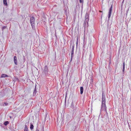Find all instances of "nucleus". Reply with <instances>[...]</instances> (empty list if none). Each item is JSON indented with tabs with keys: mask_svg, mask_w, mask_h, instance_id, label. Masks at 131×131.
<instances>
[{
	"mask_svg": "<svg viewBox=\"0 0 131 131\" xmlns=\"http://www.w3.org/2000/svg\"><path fill=\"white\" fill-rule=\"evenodd\" d=\"M101 110V111H105L106 113H107V107L106 105L105 104H102V107Z\"/></svg>",
	"mask_w": 131,
	"mask_h": 131,
	"instance_id": "nucleus-1",
	"label": "nucleus"
},
{
	"mask_svg": "<svg viewBox=\"0 0 131 131\" xmlns=\"http://www.w3.org/2000/svg\"><path fill=\"white\" fill-rule=\"evenodd\" d=\"M100 12H102L101 11H100Z\"/></svg>",
	"mask_w": 131,
	"mask_h": 131,
	"instance_id": "nucleus-19",
	"label": "nucleus"
},
{
	"mask_svg": "<svg viewBox=\"0 0 131 131\" xmlns=\"http://www.w3.org/2000/svg\"><path fill=\"white\" fill-rule=\"evenodd\" d=\"M123 67H125V64L124 62L123 64Z\"/></svg>",
	"mask_w": 131,
	"mask_h": 131,
	"instance_id": "nucleus-16",
	"label": "nucleus"
},
{
	"mask_svg": "<svg viewBox=\"0 0 131 131\" xmlns=\"http://www.w3.org/2000/svg\"><path fill=\"white\" fill-rule=\"evenodd\" d=\"M112 8H113V4H112L111 6V7L110 8V9L109 10V12L108 13V19H109L111 17V13H112Z\"/></svg>",
	"mask_w": 131,
	"mask_h": 131,
	"instance_id": "nucleus-3",
	"label": "nucleus"
},
{
	"mask_svg": "<svg viewBox=\"0 0 131 131\" xmlns=\"http://www.w3.org/2000/svg\"><path fill=\"white\" fill-rule=\"evenodd\" d=\"M30 22L32 28H33L35 24V18L34 17H32L30 18Z\"/></svg>",
	"mask_w": 131,
	"mask_h": 131,
	"instance_id": "nucleus-2",
	"label": "nucleus"
},
{
	"mask_svg": "<svg viewBox=\"0 0 131 131\" xmlns=\"http://www.w3.org/2000/svg\"><path fill=\"white\" fill-rule=\"evenodd\" d=\"M8 77V75L4 74H2L1 75V77L5 78Z\"/></svg>",
	"mask_w": 131,
	"mask_h": 131,
	"instance_id": "nucleus-8",
	"label": "nucleus"
},
{
	"mask_svg": "<svg viewBox=\"0 0 131 131\" xmlns=\"http://www.w3.org/2000/svg\"><path fill=\"white\" fill-rule=\"evenodd\" d=\"M74 54V50L73 49H72L71 53V59L70 61V62L71 61H72V60L73 58V55Z\"/></svg>",
	"mask_w": 131,
	"mask_h": 131,
	"instance_id": "nucleus-5",
	"label": "nucleus"
},
{
	"mask_svg": "<svg viewBox=\"0 0 131 131\" xmlns=\"http://www.w3.org/2000/svg\"><path fill=\"white\" fill-rule=\"evenodd\" d=\"M79 2L80 3H81L82 2V0H79Z\"/></svg>",
	"mask_w": 131,
	"mask_h": 131,
	"instance_id": "nucleus-15",
	"label": "nucleus"
},
{
	"mask_svg": "<svg viewBox=\"0 0 131 131\" xmlns=\"http://www.w3.org/2000/svg\"><path fill=\"white\" fill-rule=\"evenodd\" d=\"M17 58L15 56L14 57V60L15 63V64H17Z\"/></svg>",
	"mask_w": 131,
	"mask_h": 131,
	"instance_id": "nucleus-6",
	"label": "nucleus"
},
{
	"mask_svg": "<svg viewBox=\"0 0 131 131\" xmlns=\"http://www.w3.org/2000/svg\"><path fill=\"white\" fill-rule=\"evenodd\" d=\"M24 131H28V128L26 125H25Z\"/></svg>",
	"mask_w": 131,
	"mask_h": 131,
	"instance_id": "nucleus-10",
	"label": "nucleus"
},
{
	"mask_svg": "<svg viewBox=\"0 0 131 131\" xmlns=\"http://www.w3.org/2000/svg\"><path fill=\"white\" fill-rule=\"evenodd\" d=\"M36 88H35L34 91V93L35 92L36 93Z\"/></svg>",
	"mask_w": 131,
	"mask_h": 131,
	"instance_id": "nucleus-14",
	"label": "nucleus"
},
{
	"mask_svg": "<svg viewBox=\"0 0 131 131\" xmlns=\"http://www.w3.org/2000/svg\"><path fill=\"white\" fill-rule=\"evenodd\" d=\"M8 124H9L8 121H6L4 123V125L6 126Z\"/></svg>",
	"mask_w": 131,
	"mask_h": 131,
	"instance_id": "nucleus-12",
	"label": "nucleus"
},
{
	"mask_svg": "<svg viewBox=\"0 0 131 131\" xmlns=\"http://www.w3.org/2000/svg\"><path fill=\"white\" fill-rule=\"evenodd\" d=\"M4 4L6 6H7V0H3V1Z\"/></svg>",
	"mask_w": 131,
	"mask_h": 131,
	"instance_id": "nucleus-9",
	"label": "nucleus"
},
{
	"mask_svg": "<svg viewBox=\"0 0 131 131\" xmlns=\"http://www.w3.org/2000/svg\"><path fill=\"white\" fill-rule=\"evenodd\" d=\"M125 68V67H123V71H124Z\"/></svg>",
	"mask_w": 131,
	"mask_h": 131,
	"instance_id": "nucleus-13",
	"label": "nucleus"
},
{
	"mask_svg": "<svg viewBox=\"0 0 131 131\" xmlns=\"http://www.w3.org/2000/svg\"><path fill=\"white\" fill-rule=\"evenodd\" d=\"M83 87H81L80 88V94H82L83 92Z\"/></svg>",
	"mask_w": 131,
	"mask_h": 131,
	"instance_id": "nucleus-7",
	"label": "nucleus"
},
{
	"mask_svg": "<svg viewBox=\"0 0 131 131\" xmlns=\"http://www.w3.org/2000/svg\"><path fill=\"white\" fill-rule=\"evenodd\" d=\"M34 128V126L32 124H31L30 125V129L31 130H32Z\"/></svg>",
	"mask_w": 131,
	"mask_h": 131,
	"instance_id": "nucleus-11",
	"label": "nucleus"
},
{
	"mask_svg": "<svg viewBox=\"0 0 131 131\" xmlns=\"http://www.w3.org/2000/svg\"><path fill=\"white\" fill-rule=\"evenodd\" d=\"M7 103H5V105H7Z\"/></svg>",
	"mask_w": 131,
	"mask_h": 131,
	"instance_id": "nucleus-18",
	"label": "nucleus"
},
{
	"mask_svg": "<svg viewBox=\"0 0 131 131\" xmlns=\"http://www.w3.org/2000/svg\"><path fill=\"white\" fill-rule=\"evenodd\" d=\"M5 28H6L5 26L3 27L2 28V29L3 30V29H5Z\"/></svg>",
	"mask_w": 131,
	"mask_h": 131,
	"instance_id": "nucleus-17",
	"label": "nucleus"
},
{
	"mask_svg": "<svg viewBox=\"0 0 131 131\" xmlns=\"http://www.w3.org/2000/svg\"><path fill=\"white\" fill-rule=\"evenodd\" d=\"M105 104V96L102 95V104Z\"/></svg>",
	"mask_w": 131,
	"mask_h": 131,
	"instance_id": "nucleus-4",
	"label": "nucleus"
}]
</instances>
